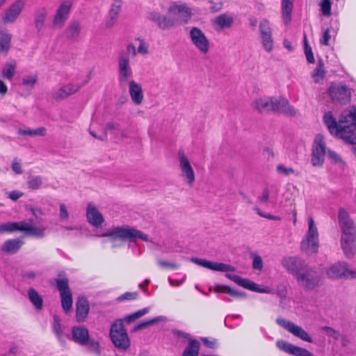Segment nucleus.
Here are the masks:
<instances>
[{"instance_id": "18", "label": "nucleus", "mask_w": 356, "mask_h": 356, "mask_svg": "<svg viewBox=\"0 0 356 356\" xmlns=\"http://www.w3.org/2000/svg\"><path fill=\"white\" fill-rule=\"evenodd\" d=\"M191 261L199 266L204 267L206 268L220 272H234L235 271V268L231 265L218 263V262H211L205 259H199L197 257H192Z\"/></svg>"}, {"instance_id": "20", "label": "nucleus", "mask_w": 356, "mask_h": 356, "mask_svg": "<svg viewBox=\"0 0 356 356\" xmlns=\"http://www.w3.org/2000/svg\"><path fill=\"white\" fill-rule=\"evenodd\" d=\"M276 346L280 350L289 355L295 356H312V353L308 350L296 346L282 339L277 341Z\"/></svg>"}, {"instance_id": "2", "label": "nucleus", "mask_w": 356, "mask_h": 356, "mask_svg": "<svg viewBox=\"0 0 356 356\" xmlns=\"http://www.w3.org/2000/svg\"><path fill=\"white\" fill-rule=\"evenodd\" d=\"M308 221L309 229L300 243V249L305 254L310 255L318 252L319 241L318 232L312 217H309Z\"/></svg>"}, {"instance_id": "61", "label": "nucleus", "mask_w": 356, "mask_h": 356, "mask_svg": "<svg viewBox=\"0 0 356 356\" xmlns=\"http://www.w3.org/2000/svg\"><path fill=\"white\" fill-rule=\"evenodd\" d=\"M253 268L257 270H261L263 268V262L261 258L258 256L255 255L253 259V264H252Z\"/></svg>"}, {"instance_id": "26", "label": "nucleus", "mask_w": 356, "mask_h": 356, "mask_svg": "<svg viewBox=\"0 0 356 356\" xmlns=\"http://www.w3.org/2000/svg\"><path fill=\"white\" fill-rule=\"evenodd\" d=\"M86 217L88 222L94 227H99L104 222V218L102 213L91 202L88 204Z\"/></svg>"}, {"instance_id": "1", "label": "nucleus", "mask_w": 356, "mask_h": 356, "mask_svg": "<svg viewBox=\"0 0 356 356\" xmlns=\"http://www.w3.org/2000/svg\"><path fill=\"white\" fill-rule=\"evenodd\" d=\"M114 346L120 350H127L131 346V341L124 327L122 319H117L111 325L109 333Z\"/></svg>"}, {"instance_id": "39", "label": "nucleus", "mask_w": 356, "mask_h": 356, "mask_svg": "<svg viewBox=\"0 0 356 356\" xmlns=\"http://www.w3.org/2000/svg\"><path fill=\"white\" fill-rule=\"evenodd\" d=\"M22 221L8 222L0 225V234L13 233L16 231H22Z\"/></svg>"}, {"instance_id": "34", "label": "nucleus", "mask_w": 356, "mask_h": 356, "mask_svg": "<svg viewBox=\"0 0 356 356\" xmlns=\"http://www.w3.org/2000/svg\"><path fill=\"white\" fill-rule=\"evenodd\" d=\"M12 35L4 30H0V54L7 55L10 48Z\"/></svg>"}, {"instance_id": "36", "label": "nucleus", "mask_w": 356, "mask_h": 356, "mask_svg": "<svg viewBox=\"0 0 356 356\" xmlns=\"http://www.w3.org/2000/svg\"><path fill=\"white\" fill-rule=\"evenodd\" d=\"M28 296L30 302L34 306L36 310H41L43 307V300L42 296L34 288H29L28 290Z\"/></svg>"}, {"instance_id": "47", "label": "nucleus", "mask_w": 356, "mask_h": 356, "mask_svg": "<svg viewBox=\"0 0 356 356\" xmlns=\"http://www.w3.org/2000/svg\"><path fill=\"white\" fill-rule=\"evenodd\" d=\"M42 184V179L40 176L31 177L27 181L28 188L31 191H35L40 188Z\"/></svg>"}, {"instance_id": "60", "label": "nucleus", "mask_w": 356, "mask_h": 356, "mask_svg": "<svg viewBox=\"0 0 356 356\" xmlns=\"http://www.w3.org/2000/svg\"><path fill=\"white\" fill-rule=\"evenodd\" d=\"M277 170L279 172H282L286 176L290 174H293L295 172V170L292 168H286L285 166H284L282 165H277Z\"/></svg>"}, {"instance_id": "44", "label": "nucleus", "mask_w": 356, "mask_h": 356, "mask_svg": "<svg viewBox=\"0 0 356 356\" xmlns=\"http://www.w3.org/2000/svg\"><path fill=\"white\" fill-rule=\"evenodd\" d=\"M81 25L79 22H72L67 29V36L71 39H76L80 34Z\"/></svg>"}, {"instance_id": "13", "label": "nucleus", "mask_w": 356, "mask_h": 356, "mask_svg": "<svg viewBox=\"0 0 356 356\" xmlns=\"http://www.w3.org/2000/svg\"><path fill=\"white\" fill-rule=\"evenodd\" d=\"M338 220L342 233L341 235L355 234L356 229L355 223L345 209L339 208Z\"/></svg>"}, {"instance_id": "54", "label": "nucleus", "mask_w": 356, "mask_h": 356, "mask_svg": "<svg viewBox=\"0 0 356 356\" xmlns=\"http://www.w3.org/2000/svg\"><path fill=\"white\" fill-rule=\"evenodd\" d=\"M322 329L326 332V334L329 336L334 339L335 340L339 339V333L337 330H334L331 327L328 326H324L322 327Z\"/></svg>"}, {"instance_id": "38", "label": "nucleus", "mask_w": 356, "mask_h": 356, "mask_svg": "<svg viewBox=\"0 0 356 356\" xmlns=\"http://www.w3.org/2000/svg\"><path fill=\"white\" fill-rule=\"evenodd\" d=\"M323 120L332 135L339 132L340 125L337 124V122L334 118L331 112H327L325 113L323 116Z\"/></svg>"}, {"instance_id": "16", "label": "nucleus", "mask_w": 356, "mask_h": 356, "mask_svg": "<svg viewBox=\"0 0 356 356\" xmlns=\"http://www.w3.org/2000/svg\"><path fill=\"white\" fill-rule=\"evenodd\" d=\"M179 160L181 176L186 179L188 185L192 186L195 181V173L188 157L183 151L179 152Z\"/></svg>"}, {"instance_id": "17", "label": "nucleus", "mask_w": 356, "mask_h": 356, "mask_svg": "<svg viewBox=\"0 0 356 356\" xmlns=\"http://www.w3.org/2000/svg\"><path fill=\"white\" fill-rule=\"evenodd\" d=\"M296 279L297 281L307 290L313 289L318 282L316 273L309 267L301 273Z\"/></svg>"}, {"instance_id": "22", "label": "nucleus", "mask_w": 356, "mask_h": 356, "mask_svg": "<svg viewBox=\"0 0 356 356\" xmlns=\"http://www.w3.org/2000/svg\"><path fill=\"white\" fill-rule=\"evenodd\" d=\"M90 304L86 298L79 297L76 302V321L77 323L84 322L88 316Z\"/></svg>"}, {"instance_id": "10", "label": "nucleus", "mask_w": 356, "mask_h": 356, "mask_svg": "<svg viewBox=\"0 0 356 356\" xmlns=\"http://www.w3.org/2000/svg\"><path fill=\"white\" fill-rule=\"evenodd\" d=\"M118 82L121 87H125L132 77V70L129 65L128 56L120 54L119 56Z\"/></svg>"}, {"instance_id": "24", "label": "nucleus", "mask_w": 356, "mask_h": 356, "mask_svg": "<svg viewBox=\"0 0 356 356\" xmlns=\"http://www.w3.org/2000/svg\"><path fill=\"white\" fill-rule=\"evenodd\" d=\"M81 86L79 84L67 83L61 88H58L53 95V98L56 101L63 100L70 95H72L77 92Z\"/></svg>"}, {"instance_id": "58", "label": "nucleus", "mask_w": 356, "mask_h": 356, "mask_svg": "<svg viewBox=\"0 0 356 356\" xmlns=\"http://www.w3.org/2000/svg\"><path fill=\"white\" fill-rule=\"evenodd\" d=\"M159 264L161 267L165 268H170L172 270H176L179 268V265L177 264L170 263L163 260L159 261Z\"/></svg>"}, {"instance_id": "63", "label": "nucleus", "mask_w": 356, "mask_h": 356, "mask_svg": "<svg viewBox=\"0 0 356 356\" xmlns=\"http://www.w3.org/2000/svg\"><path fill=\"white\" fill-rule=\"evenodd\" d=\"M23 195V193L19 192V191H11L9 195H8V197L13 200V201H16L17 200L19 197H21Z\"/></svg>"}, {"instance_id": "40", "label": "nucleus", "mask_w": 356, "mask_h": 356, "mask_svg": "<svg viewBox=\"0 0 356 356\" xmlns=\"http://www.w3.org/2000/svg\"><path fill=\"white\" fill-rule=\"evenodd\" d=\"M47 16V11L44 8H38L35 15V26L38 31L42 29Z\"/></svg>"}, {"instance_id": "42", "label": "nucleus", "mask_w": 356, "mask_h": 356, "mask_svg": "<svg viewBox=\"0 0 356 356\" xmlns=\"http://www.w3.org/2000/svg\"><path fill=\"white\" fill-rule=\"evenodd\" d=\"M181 11L186 12V4L185 3H172L168 8V15L173 18L179 17Z\"/></svg>"}, {"instance_id": "33", "label": "nucleus", "mask_w": 356, "mask_h": 356, "mask_svg": "<svg viewBox=\"0 0 356 356\" xmlns=\"http://www.w3.org/2000/svg\"><path fill=\"white\" fill-rule=\"evenodd\" d=\"M282 17L284 23L289 25L291 21L293 0H282Z\"/></svg>"}, {"instance_id": "53", "label": "nucleus", "mask_w": 356, "mask_h": 356, "mask_svg": "<svg viewBox=\"0 0 356 356\" xmlns=\"http://www.w3.org/2000/svg\"><path fill=\"white\" fill-rule=\"evenodd\" d=\"M226 294L229 295L234 299H243L245 298V293L234 290L230 287L229 289H227Z\"/></svg>"}, {"instance_id": "62", "label": "nucleus", "mask_w": 356, "mask_h": 356, "mask_svg": "<svg viewBox=\"0 0 356 356\" xmlns=\"http://www.w3.org/2000/svg\"><path fill=\"white\" fill-rule=\"evenodd\" d=\"M60 217L62 219H67L69 214L64 204H60Z\"/></svg>"}, {"instance_id": "25", "label": "nucleus", "mask_w": 356, "mask_h": 356, "mask_svg": "<svg viewBox=\"0 0 356 356\" xmlns=\"http://www.w3.org/2000/svg\"><path fill=\"white\" fill-rule=\"evenodd\" d=\"M355 127L353 125L347 126L340 125L339 132L335 133L334 136L343 140L346 143L355 145L356 144V134L354 133Z\"/></svg>"}, {"instance_id": "30", "label": "nucleus", "mask_w": 356, "mask_h": 356, "mask_svg": "<svg viewBox=\"0 0 356 356\" xmlns=\"http://www.w3.org/2000/svg\"><path fill=\"white\" fill-rule=\"evenodd\" d=\"M252 106L259 113H269L272 111L271 97L257 99L252 103Z\"/></svg>"}, {"instance_id": "49", "label": "nucleus", "mask_w": 356, "mask_h": 356, "mask_svg": "<svg viewBox=\"0 0 356 356\" xmlns=\"http://www.w3.org/2000/svg\"><path fill=\"white\" fill-rule=\"evenodd\" d=\"M159 320H160V318L159 317H156V318H153L152 319L147 320V321H143V322L138 323V325H136L134 327L133 332H136L140 330L144 329L147 327H149L150 325H152L158 323L159 321Z\"/></svg>"}, {"instance_id": "28", "label": "nucleus", "mask_w": 356, "mask_h": 356, "mask_svg": "<svg viewBox=\"0 0 356 356\" xmlns=\"http://www.w3.org/2000/svg\"><path fill=\"white\" fill-rule=\"evenodd\" d=\"M129 92L131 99L135 104L139 105L142 103L144 95L142 87L140 84L134 81H130Z\"/></svg>"}, {"instance_id": "19", "label": "nucleus", "mask_w": 356, "mask_h": 356, "mask_svg": "<svg viewBox=\"0 0 356 356\" xmlns=\"http://www.w3.org/2000/svg\"><path fill=\"white\" fill-rule=\"evenodd\" d=\"M278 323L282 326L286 330L289 332L293 334L296 337L300 338V339L312 343V339L308 334V333L303 330L301 327L296 325L295 323L286 321L284 319L277 320Z\"/></svg>"}, {"instance_id": "64", "label": "nucleus", "mask_w": 356, "mask_h": 356, "mask_svg": "<svg viewBox=\"0 0 356 356\" xmlns=\"http://www.w3.org/2000/svg\"><path fill=\"white\" fill-rule=\"evenodd\" d=\"M12 169L18 175L22 174L23 172L21 164L15 161H14L12 163Z\"/></svg>"}, {"instance_id": "4", "label": "nucleus", "mask_w": 356, "mask_h": 356, "mask_svg": "<svg viewBox=\"0 0 356 356\" xmlns=\"http://www.w3.org/2000/svg\"><path fill=\"white\" fill-rule=\"evenodd\" d=\"M57 290L60 293L61 306L65 314L71 312L73 305L72 293L69 286V280L59 274L54 280Z\"/></svg>"}, {"instance_id": "29", "label": "nucleus", "mask_w": 356, "mask_h": 356, "mask_svg": "<svg viewBox=\"0 0 356 356\" xmlns=\"http://www.w3.org/2000/svg\"><path fill=\"white\" fill-rule=\"evenodd\" d=\"M23 244V241L19 238L8 239L3 243L1 250L4 253L13 254L20 250Z\"/></svg>"}, {"instance_id": "7", "label": "nucleus", "mask_w": 356, "mask_h": 356, "mask_svg": "<svg viewBox=\"0 0 356 356\" xmlns=\"http://www.w3.org/2000/svg\"><path fill=\"white\" fill-rule=\"evenodd\" d=\"M73 6V0H63L60 2L52 21V26L56 29H61L69 17Z\"/></svg>"}, {"instance_id": "56", "label": "nucleus", "mask_w": 356, "mask_h": 356, "mask_svg": "<svg viewBox=\"0 0 356 356\" xmlns=\"http://www.w3.org/2000/svg\"><path fill=\"white\" fill-rule=\"evenodd\" d=\"M37 80L38 76L36 75H31L25 77L23 79L22 83L24 86L33 87L36 83Z\"/></svg>"}, {"instance_id": "37", "label": "nucleus", "mask_w": 356, "mask_h": 356, "mask_svg": "<svg viewBox=\"0 0 356 356\" xmlns=\"http://www.w3.org/2000/svg\"><path fill=\"white\" fill-rule=\"evenodd\" d=\"M22 231L26 232V234L31 236L42 238L44 235V228L33 227L22 221Z\"/></svg>"}, {"instance_id": "11", "label": "nucleus", "mask_w": 356, "mask_h": 356, "mask_svg": "<svg viewBox=\"0 0 356 356\" xmlns=\"http://www.w3.org/2000/svg\"><path fill=\"white\" fill-rule=\"evenodd\" d=\"M329 94L333 102L341 104H346L350 101L351 93L346 86L332 84L329 88Z\"/></svg>"}, {"instance_id": "3", "label": "nucleus", "mask_w": 356, "mask_h": 356, "mask_svg": "<svg viewBox=\"0 0 356 356\" xmlns=\"http://www.w3.org/2000/svg\"><path fill=\"white\" fill-rule=\"evenodd\" d=\"M102 236H113L114 238H120L122 241H128L129 242H134L138 238L141 239L143 241H148L147 235L144 234L142 232L129 226L114 227L108 232L104 234Z\"/></svg>"}, {"instance_id": "48", "label": "nucleus", "mask_w": 356, "mask_h": 356, "mask_svg": "<svg viewBox=\"0 0 356 356\" xmlns=\"http://www.w3.org/2000/svg\"><path fill=\"white\" fill-rule=\"evenodd\" d=\"M304 46H305V54L306 56L307 61L309 63H314L315 58L312 52V47L309 45L307 36L304 37Z\"/></svg>"}, {"instance_id": "21", "label": "nucleus", "mask_w": 356, "mask_h": 356, "mask_svg": "<svg viewBox=\"0 0 356 356\" xmlns=\"http://www.w3.org/2000/svg\"><path fill=\"white\" fill-rule=\"evenodd\" d=\"M259 29L261 32L263 47L266 51L270 52L273 47V40L272 37V30L270 27L268 22L267 20L261 22L259 24Z\"/></svg>"}, {"instance_id": "6", "label": "nucleus", "mask_w": 356, "mask_h": 356, "mask_svg": "<svg viewBox=\"0 0 356 356\" xmlns=\"http://www.w3.org/2000/svg\"><path fill=\"white\" fill-rule=\"evenodd\" d=\"M326 152V143L323 136L318 134L314 138L312 147L311 163L314 167H321L324 163Z\"/></svg>"}, {"instance_id": "43", "label": "nucleus", "mask_w": 356, "mask_h": 356, "mask_svg": "<svg viewBox=\"0 0 356 356\" xmlns=\"http://www.w3.org/2000/svg\"><path fill=\"white\" fill-rule=\"evenodd\" d=\"M325 72L323 62L322 60H319L316 67L313 71L312 76L314 81L318 83L325 77Z\"/></svg>"}, {"instance_id": "59", "label": "nucleus", "mask_w": 356, "mask_h": 356, "mask_svg": "<svg viewBox=\"0 0 356 356\" xmlns=\"http://www.w3.org/2000/svg\"><path fill=\"white\" fill-rule=\"evenodd\" d=\"M136 40H138L140 42L139 46L138 47V52L142 54H148V46L145 42V41L140 38H137Z\"/></svg>"}, {"instance_id": "27", "label": "nucleus", "mask_w": 356, "mask_h": 356, "mask_svg": "<svg viewBox=\"0 0 356 356\" xmlns=\"http://www.w3.org/2000/svg\"><path fill=\"white\" fill-rule=\"evenodd\" d=\"M226 277L234 282L238 285L244 287L245 289L251 290L252 291L259 292V293H266V291L264 289H260L257 287V285L248 279H243L237 275L232 274H226Z\"/></svg>"}, {"instance_id": "14", "label": "nucleus", "mask_w": 356, "mask_h": 356, "mask_svg": "<svg viewBox=\"0 0 356 356\" xmlns=\"http://www.w3.org/2000/svg\"><path fill=\"white\" fill-rule=\"evenodd\" d=\"M272 99V111L277 113H283L289 116H294L296 113V109L291 106L289 101L284 97Z\"/></svg>"}, {"instance_id": "50", "label": "nucleus", "mask_w": 356, "mask_h": 356, "mask_svg": "<svg viewBox=\"0 0 356 356\" xmlns=\"http://www.w3.org/2000/svg\"><path fill=\"white\" fill-rule=\"evenodd\" d=\"M321 10L323 15L329 17L331 15L330 0H321Z\"/></svg>"}, {"instance_id": "5", "label": "nucleus", "mask_w": 356, "mask_h": 356, "mask_svg": "<svg viewBox=\"0 0 356 356\" xmlns=\"http://www.w3.org/2000/svg\"><path fill=\"white\" fill-rule=\"evenodd\" d=\"M72 340L81 346L88 344L89 349L97 354H99V343L90 340L88 330L85 326H74L72 328Z\"/></svg>"}, {"instance_id": "35", "label": "nucleus", "mask_w": 356, "mask_h": 356, "mask_svg": "<svg viewBox=\"0 0 356 356\" xmlns=\"http://www.w3.org/2000/svg\"><path fill=\"white\" fill-rule=\"evenodd\" d=\"M154 19L156 22L158 26L161 29H170L175 25V18L172 17H167L165 15L156 14L154 17Z\"/></svg>"}, {"instance_id": "51", "label": "nucleus", "mask_w": 356, "mask_h": 356, "mask_svg": "<svg viewBox=\"0 0 356 356\" xmlns=\"http://www.w3.org/2000/svg\"><path fill=\"white\" fill-rule=\"evenodd\" d=\"M191 17V12L190 9L186 6L185 11H181L180 15L175 18V21H180L182 23H187Z\"/></svg>"}, {"instance_id": "55", "label": "nucleus", "mask_w": 356, "mask_h": 356, "mask_svg": "<svg viewBox=\"0 0 356 356\" xmlns=\"http://www.w3.org/2000/svg\"><path fill=\"white\" fill-rule=\"evenodd\" d=\"M330 39H331V35L330 33V29H326L323 31L322 38L320 39V44L325 45V46H328L330 44Z\"/></svg>"}, {"instance_id": "31", "label": "nucleus", "mask_w": 356, "mask_h": 356, "mask_svg": "<svg viewBox=\"0 0 356 356\" xmlns=\"http://www.w3.org/2000/svg\"><path fill=\"white\" fill-rule=\"evenodd\" d=\"M178 334L189 339L188 345L184 350L181 356H198L200 351V343L196 339H191L188 334L178 332Z\"/></svg>"}, {"instance_id": "9", "label": "nucleus", "mask_w": 356, "mask_h": 356, "mask_svg": "<svg viewBox=\"0 0 356 356\" xmlns=\"http://www.w3.org/2000/svg\"><path fill=\"white\" fill-rule=\"evenodd\" d=\"M281 264L296 278L308 267L304 260L297 257H284Z\"/></svg>"}, {"instance_id": "23", "label": "nucleus", "mask_w": 356, "mask_h": 356, "mask_svg": "<svg viewBox=\"0 0 356 356\" xmlns=\"http://www.w3.org/2000/svg\"><path fill=\"white\" fill-rule=\"evenodd\" d=\"M341 247L347 258L353 257L356 253V238L355 234L341 235Z\"/></svg>"}, {"instance_id": "12", "label": "nucleus", "mask_w": 356, "mask_h": 356, "mask_svg": "<svg viewBox=\"0 0 356 356\" xmlns=\"http://www.w3.org/2000/svg\"><path fill=\"white\" fill-rule=\"evenodd\" d=\"M26 0H15L5 10L2 17L4 24L13 23L20 15L24 9Z\"/></svg>"}, {"instance_id": "15", "label": "nucleus", "mask_w": 356, "mask_h": 356, "mask_svg": "<svg viewBox=\"0 0 356 356\" xmlns=\"http://www.w3.org/2000/svg\"><path fill=\"white\" fill-rule=\"evenodd\" d=\"M327 275L332 279H339L348 276L356 278V271L353 272L349 270L348 269V265L345 262H338L331 266L327 270Z\"/></svg>"}, {"instance_id": "52", "label": "nucleus", "mask_w": 356, "mask_h": 356, "mask_svg": "<svg viewBox=\"0 0 356 356\" xmlns=\"http://www.w3.org/2000/svg\"><path fill=\"white\" fill-rule=\"evenodd\" d=\"M53 329L56 335V337L60 339L62 337V330L61 325L60 323V318L58 316H54V324Z\"/></svg>"}, {"instance_id": "41", "label": "nucleus", "mask_w": 356, "mask_h": 356, "mask_svg": "<svg viewBox=\"0 0 356 356\" xmlns=\"http://www.w3.org/2000/svg\"><path fill=\"white\" fill-rule=\"evenodd\" d=\"M16 65L15 62L6 63L1 72L2 78L11 80L15 72Z\"/></svg>"}, {"instance_id": "46", "label": "nucleus", "mask_w": 356, "mask_h": 356, "mask_svg": "<svg viewBox=\"0 0 356 356\" xmlns=\"http://www.w3.org/2000/svg\"><path fill=\"white\" fill-rule=\"evenodd\" d=\"M233 23V19L226 15H220L216 18V24L218 25L220 29L230 27Z\"/></svg>"}, {"instance_id": "8", "label": "nucleus", "mask_w": 356, "mask_h": 356, "mask_svg": "<svg viewBox=\"0 0 356 356\" xmlns=\"http://www.w3.org/2000/svg\"><path fill=\"white\" fill-rule=\"evenodd\" d=\"M192 44L202 54H207L210 49V42L205 33L198 27H192L189 31Z\"/></svg>"}, {"instance_id": "57", "label": "nucleus", "mask_w": 356, "mask_h": 356, "mask_svg": "<svg viewBox=\"0 0 356 356\" xmlns=\"http://www.w3.org/2000/svg\"><path fill=\"white\" fill-rule=\"evenodd\" d=\"M138 293H136V292H127L124 294H122V296H120L118 299L120 300V301H122V300H135L138 298Z\"/></svg>"}, {"instance_id": "45", "label": "nucleus", "mask_w": 356, "mask_h": 356, "mask_svg": "<svg viewBox=\"0 0 356 356\" xmlns=\"http://www.w3.org/2000/svg\"><path fill=\"white\" fill-rule=\"evenodd\" d=\"M18 134L24 136H44L47 134V129L44 127H39L35 129H19Z\"/></svg>"}, {"instance_id": "32", "label": "nucleus", "mask_w": 356, "mask_h": 356, "mask_svg": "<svg viewBox=\"0 0 356 356\" xmlns=\"http://www.w3.org/2000/svg\"><path fill=\"white\" fill-rule=\"evenodd\" d=\"M122 3L119 0H115L114 3L111 5L109 13H108V19L106 22V26L107 28H111L117 21L118 15L121 10Z\"/></svg>"}]
</instances>
